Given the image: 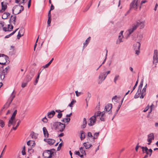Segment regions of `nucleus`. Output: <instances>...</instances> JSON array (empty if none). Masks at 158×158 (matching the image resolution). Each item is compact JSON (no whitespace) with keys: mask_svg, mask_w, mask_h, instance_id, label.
<instances>
[{"mask_svg":"<svg viewBox=\"0 0 158 158\" xmlns=\"http://www.w3.org/2000/svg\"><path fill=\"white\" fill-rule=\"evenodd\" d=\"M65 127L64 124L60 122H56L53 123L52 128L58 131L62 132L64 131Z\"/></svg>","mask_w":158,"mask_h":158,"instance_id":"f257e3e1","label":"nucleus"},{"mask_svg":"<svg viewBox=\"0 0 158 158\" xmlns=\"http://www.w3.org/2000/svg\"><path fill=\"white\" fill-rule=\"evenodd\" d=\"M24 10L23 7L21 5H17L14 6L12 9V13L15 15L20 13Z\"/></svg>","mask_w":158,"mask_h":158,"instance_id":"f03ea898","label":"nucleus"},{"mask_svg":"<svg viewBox=\"0 0 158 158\" xmlns=\"http://www.w3.org/2000/svg\"><path fill=\"white\" fill-rule=\"evenodd\" d=\"M138 23V22L136 23V24H134L133 23L131 27L127 31L126 33L128 37L129 36L131 33L137 29L138 26L137 24Z\"/></svg>","mask_w":158,"mask_h":158,"instance_id":"7ed1b4c3","label":"nucleus"},{"mask_svg":"<svg viewBox=\"0 0 158 158\" xmlns=\"http://www.w3.org/2000/svg\"><path fill=\"white\" fill-rule=\"evenodd\" d=\"M9 61L8 57L3 54H0V64H5Z\"/></svg>","mask_w":158,"mask_h":158,"instance_id":"20e7f679","label":"nucleus"},{"mask_svg":"<svg viewBox=\"0 0 158 158\" xmlns=\"http://www.w3.org/2000/svg\"><path fill=\"white\" fill-rule=\"evenodd\" d=\"M141 44L139 42H137L134 43L133 45V48L135 50V54L138 55L139 53V48Z\"/></svg>","mask_w":158,"mask_h":158,"instance_id":"39448f33","label":"nucleus"},{"mask_svg":"<svg viewBox=\"0 0 158 158\" xmlns=\"http://www.w3.org/2000/svg\"><path fill=\"white\" fill-rule=\"evenodd\" d=\"M96 116L95 114L94 115L91 117L89 120L88 124L89 126L94 125L96 122Z\"/></svg>","mask_w":158,"mask_h":158,"instance_id":"423d86ee","label":"nucleus"},{"mask_svg":"<svg viewBox=\"0 0 158 158\" xmlns=\"http://www.w3.org/2000/svg\"><path fill=\"white\" fill-rule=\"evenodd\" d=\"M105 112L104 111L101 112L99 111H97L95 113V114L96 116V117L99 116L100 117V120L102 121H104L105 117L106 115L105 114Z\"/></svg>","mask_w":158,"mask_h":158,"instance_id":"0eeeda50","label":"nucleus"},{"mask_svg":"<svg viewBox=\"0 0 158 158\" xmlns=\"http://www.w3.org/2000/svg\"><path fill=\"white\" fill-rule=\"evenodd\" d=\"M55 150L54 149H52L50 150H47L44 151L43 153V156H44V155H47V154L49 155V156H45V157H48V158H51L52 155H54V152Z\"/></svg>","mask_w":158,"mask_h":158,"instance_id":"6e6552de","label":"nucleus"},{"mask_svg":"<svg viewBox=\"0 0 158 158\" xmlns=\"http://www.w3.org/2000/svg\"><path fill=\"white\" fill-rule=\"evenodd\" d=\"M106 76L107 75L105 72L101 73L98 76V84H101L102 81L105 79Z\"/></svg>","mask_w":158,"mask_h":158,"instance_id":"1a4fd4ad","label":"nucleus"},{"mask_svg":"<svg viewBox=\"0 0 158 158\" xmlns=\"http://www.w3.org/2000/svg\"><path fill=\"white\" fill-rule=\"evenodd\" d=\"M139 2V0H134L131 3L130 9H134L136 10L138 8V3Z\"/></svg>","mask_w":158,"mask_h":158,"instance_id":"9d476101","label":"nucleus"},{"mask_svg":"<svg viewBox=\"0 0 158 158\" xmlns=\"http://www.w3.org/2000/svg\"><path fill=\"white\" fill-rule=\"evenodd\" d=\"M10 69V67L8 66L3 70L1 74V79L3 80L4 78L5 75L7 74Z\"/></svg>","mask_w":158,"mask_h":158,"instance_id":"9b49d317","label":"nucleus"},{"mask_svg":"<svg viewBox=\"0 0 158 158\" xmlns=\"http://www.w3.org/2000/svg\"><path fill=\"white\" fill-rule=\"evenodd\" d=\"M123 31H120L119 34L118 38L116 41V43L117 44H119L121 42H123L122 39L123 38Z\"/></svg>","mask_w":158,"mask_h":158,"instance_id":"f8f14e48","label":"nucleus"},{"mask_svg":"<svg viewBox=\"0 0 158 158\" xmlns=\"http://www.w3.org/2000/svg\"><path fill=\"white\" fill-rule=\"evenodd\" d=\"M112 104L110 103H108L106 106L104 110L108 114H111L112 113Z\"/></svg>","mask_w":158,"mask_h":158,"instance_id":"ddd939ff","label":"nucleus"},{"mask_svg":"<svg viewBox=\"0 0 158 158\" xmlns=\"http://www.w3.org/2000/svg\"><path fill=\"white\" fill-rule=\"evenodd\" d=\"M158 62V58L157 50H155L153 56V64H156V63H157Z\"/></svg>","mask_w":158,"mask_h":158,"instance_id":"4468645a","label":"nucleus"},{"mask_svg":"<svg viewBox=\"0 0 158 158\" xmlns=\"http://www.w3.org/2000/svg\"><path fill=\"white\" fill-rule=\"evenodd\" d=\"M15 90H14L12 93L11 95H10V97L8 99L7 102V104H8V106H9L10 105L11 103L12 102V101L13 99L15 97Z\"/></svg>","mask_w":158,"mask_h":158,"instance_id":"2eb2a0df","label":"nucleus"},{"mask_svg":"<svg viewBox=\"0 0 158 158\" xmlns=\"http://www.w3.org/2000/svg\"><path fill=\"white\" fill-rule=\"evenodd\" d=\"M138 22V23L137 24V27H138L139 26H140V28L142 29L143 28L144 26V23L145 21H141L140 20H138L135 21L134 23V24H136V23Z\"/></svg>","mask_w":158,"mask_h":158,"instance_id":"dca6fc26","label":"nucleus"},{"mask_svg":"<svg viewBox=\"0 0 158 158\" xmlns=\"http://www.w3.org/2000/svg\"><path fill=\"white\" fill-rule=\"evenodd\" d=\"M154 139V134L153 133H151L148 135V138L147 139L148 143V145H150L152 142V140Z\"/></svg>","mask_w":158,"mask_h":158,"instance_id":"f3484780","label":"nucleus"},{"mask_svg":"<svg viewBox=\"0 0 158 158\" xmlns=\"http://www.w3.org/2000/svg\"><path fill=\"white\" fill-rule=\"evenodd\" d=\"M147 86V84H146L143 89L142 91H141V95H140V98H143L144 96L145 95Z\"/></svg>","mask_w":158,"mask_h":158,"instance_id":"a211bd4d","label":"nucleus"},{"mask_svg":"<svg viewBox=\"0 0 158 158\" xmlns=\"http://www.w3.org/2000/svg\"><path fill=\"white\" fill-rule=\"evenodd\" d=\"M16 122L15 118L11 117L8 122V126L10 127L11 125L14 126Z\"/></svg>","mask_w":158,"mask_h":158,"instance_id":"6ab92c4d","label":"nucleus"},{"mask_svg":"<svg viewBox=\"0 0 158 158\" xmlns=\"http://www.w3.org/2000/svg\"><path fill=\"white\" fill-rule=\"evenodd\" d=\"M44 141L47 142L48 143L51 145H52L55 142V140L53 139H44Z\"/></svg>","mask_w":158,"mask_h":158,"instance_id":"aec40b11","label":"nucleus"},{"mask_svg":"<svg viewBox=\"0 0 158 158\" xmlns=\"http://www.w3.org/2000/svg\"><path fill=\"white\" fill-rule=\"evenodd\" d=\"M55 114V112L54 110H52L50 112H48L47 114L48 117L51 118L53 117Z\"/></svg>","mask_w":158,"mask_h":158,"instance_id":"412c9836","label":"nucleus"},{"mask_svg":"<svg viewBox=\"0 0 158 158\" xmlns=\"http://www.w3.org/2000/svg\"><path fill=\"white\" fill-rule=\"evenodd\" d=\"M16 16L11 15L10 20V23H13L15 25L16 22Z\"/></svg>","mask_w":158,"mask_h":158,"instance_id":"4be33fe9","label":"nucleus"},{"mask_svg":"<svg viewBox=\"0 0 158 158\" xmlns=\"http://www.w3.org/2000/svg\"><path fill=\"white\" fill-rule=\"evenodd\" d=\"M44 134L45 137L47 138L48 136V133L47 129L45 127L43 128Z\"/></svg>","mask_w":158,"mask_h":158,"instance_id":"5701e85b","label":"nucleus"},{"mask_svg":"<svg viewBox=\"0 0 158 158\" xmlns=\"http://www.w3.org/2000/svg\"><path fill=\"white\" fill-rule=\"evenodd\" d=\"M10 15V13L7 12H5L2 15V18L3 19H6Z\"/></svg>","mask_w":158,"mask_h":158,"instance_id":"b1692460","label":"nucleus"},{"mask_svg":"<svg viewBox=\"0 0 158 158\" xmlns=\"http://www.w3.org/2000/svg\"><path fill=\"white\" fill-rule=\"evenodd\" d=\"M2 10L4 11L7 8L6 3L4 2H2L1 3Z\"/></svg>","mask_w":158,"mask_h":158,"instance_id":"393cba45","label":"nucleus"},{"mask_svg":"<svg viewBox=\"0 0 158 158\" xmlns=\"http://www.w3.org/2000/svg\"><path fill=\"white\" fill-rule=\"evenodd\" d=\"M90 40V37H89L85 40V42L83 43L84 46L83 47H85L89 43Z\"/></svg>","mask_w":158,"mask_h":158,"instance_id":"a878e982","label":"nucleus"},{"mask_svg":"<svg viewBox=\"0 0 158 158\" xmlns=\"http://www.w3.org/2000/svg\"><path fill=\"white\" fill-rule=\"evenodd\" d=\"M141 94V91H139L138 90V91L136 93L135 95L134 96V98H137L139 97H140V95Z\"/></svg>","mask_w":158,"mask_h":158,"instance_id":"bb28decb","label":"nucleus"},{"mask_svg":"<svg viewBox=\"0 0 158 158\" xmlns=\"http://www.w3.org/2000/svg\"><path fill=\"white\" fill-rule=\"evenodd\" d=\"M30 135L33 139H36L37 138L38 135L34 132H32L31 133Z\"/></svg>","mask_w":158,"mask_h":158,"instance_id":"cd10ccee","label":"nucleus"},{"mask_svg":"<svg viewBox=\"0 0 158 158\" xmlns=\"http://www.w3.org/2000/svg\"><path fill=\"white\" fill-rule=\"evenodd\" d=\"M84 146L86 149H88L90 148L92 146V145L89 143H83Z\"/></svg>","mask_w":158,"mask_h":158,"instance_id":"c85d7f7f","label":"nucleus"},{"mask_svg":"<svg viewBox=\"0 0 158 158\" xmlns=\"http://www.w3.org/2000/svg\"><path fill=\"white\" fill-rule=\"evenodd\" d=\"M87 124V121L86 119L85 118H83V124L81 126L83 128H84L85 127Z\"/></svg>","mask_w":158,"mask_h":158,"instance_id":"c756f323","label":"nucleus"},{"mask_svg":"<svg viewBox=\"0 0 158 158\" xmlns=\"http://www.w3.org/2000/svg\"><path fill=\"white\" fill-rule=\"evenodd\" d=\"M143 34H139L137 36V40H138L139 41H140L143 38Z\"/></svg>","mask_w":158,"mask_h":158,"instance_id":"7c9ffc66","label":"nucleus"},{"mask_svg":"<svg viewBox=\"0 0 158 158\" xmlns=\"http://www.w3.org/2000/svg\"><path fill=\"white\" fill-rule=\"evenodd\" d=\"M119 99L118 97H117V96H115L112 98V101L113 102H118Z\"/></svg>","mask_w":158,"mask_h":158,"instance_id":"2f4dec72","label":"nucleus"},{"mask_svg":"<svg viewBox=\"0 0 158 158\" xmlns=\"http://www.w3.org/2000/svg\"><path fill=\"white\" fill-rule=\"evenodd\" d=\"M119 79V76L118 74L115 75L114 78V82L115 84H116L117 81Z\"/></svg>","mask_w":158,"mask_h":158,"instance_id":"473e14b6","label":"nucleus"},{"mask_svg":"<svg viewBox=\"0 0 158 158\" xmlns=\"http://www.w3.org/2000/svg\"><path fill=\"white\" fill-rule=\"evenodd\" d=\"M32 77L33 76H31L30 75L27 76L26 79V81L27 82H28L29 81H30L31 80Z\"/></svg>","mask_w":158,"mask_h":158,"instance_id":"72a5a7b5","label":"nucleus"},{"mask_svg":"<svg viewBox=\"0 0 158 158\" xmlns=\"http://www.w3.org/2000/svg\"><path fill=\"white\" fill-rule=\"evenodd\" d=\"M143 84V80H142L140 82V84L139 86L138 90L139 91H141L142 88Z\"/></svg>","mask_w":158,"mask_h":158,"instance_id":"f704fd0d","label":"nucleus"},{"mask_svg":"<svg viewBox=\"0 0 158 158\" xmlns=\"http://www.w3.org/2000/svg\"><path fill=\"white\" fill-rule=\"evenodd\" d=\"M70 120V119L69 118H63L62 120V121L65 123H68Z\"/></svg>","mask_w":158,"mask_h":158,"instance_id":"c9c22d12","label":"nucleus"},{"mask_svg":"<svg viewBox=\"0 0 158 158\" xmlns=\"http://www.w3.org/2000/svg\"><path fill=\"white\" fill-rule=\"evenodd\" d=\"M152 150L151 149H148V150L146 152V153L147 155H149L150 156L152 155Z\"/></svg>","mask_w":158,"mask_h":158,"instance_id":"e433bc0d","label":"nucleus"},{"mask_svg":"<svg viewBox=\"0 0 158 158\" xmlns=\"http://www.w3.org/2000/svg\"><path fill=\"white\" fill-rule=\"evenodd\" d=\"M76 101L75 100L73 99L72 100V101L71 102V103L69 104L68 106L70 107H72L73 105L76 102Z\"/></svg>","mask_w":158,"mask_h":158,"instance_id":"4c0bfd02","label":"nucleus"},{"mask_svg":"<svg viewBox=\"0 0 158 158\" xmlns=\"http://www.w3.org/2000/svg\"><path fill=\"white\" fill-rule=\"evenodd\" d=\"M81 139L82 140L85 138V135L84 131H82L81 135Z\"/></svg>","mask_w":158,"mask_h":158,"instance_id":"58836bf2","label":"nucleus"},{"mask_svg":"<svg viewBox=\"0 0 158 158\" xmlns=\"http://www.w3.org/2000/svg\"><path fill=\"white\" fill-rule=\"evenodd\" d=\"M21 120H19L17 124V126H16L15 127H13L11 129V131H12V129L15 130L16 129L17 127L19 126V124L21 123Z\"/></svg>","mask_w":158,"mask_h":158,"instance_id":"ea45409f","label":"nucleus"},{"mask_svg":"<svg viewBox=\"0 0 158 158\" xmlns=\"http://www.w3.org/2000/svg\"><path fill=\"white\" fill-rule=\"evenodd\" d=\"M141 148L142 150V151L143 153H144V152H145L146 153V152H147L148 150V149L146 147H141Z\"/></svg>","mask_w":158,"mask_h":158,"instance_id":"a19ab883","label":"nucleus"},{"mask_svg":"<svg viewBox=\"0 0 158 158\" xmlns=\"http://www.w3.org/2000/svg\"><path fill=\"white\" fill-rule=\"evenodd\" d=\"M24 0H15V2L19 4L23 3Z\"/></svg>","mask_w":158,"mask_h":158,"instance_id":"79ce46f5","label":"nucleus"},{"mask_svg":"<svg viewBox=\"0 0 158 158\" xmlns=\"http://www.w3.org/2000/svg\"><path fill=\"white\" fill-rule=\"evenodd\" d=\"M80 152L81 154H84L85 155H86L85 151V150H83V148L81 147L80 148Z\"/></svg>","mask_w":158,"mask_h":158,"instance_id":"37998d69","label":"nucleus"},{"mask_svg":"<svg viewBox=\"0 0 158 158\" xmlns=\"http://www.w3.org/2000/svg\"><path fill=\"white\" fill-rule=\"evenodd\" d=\"M99 132H96L94 134V136L93 137V139L94 141L95 139H97V137L99 135Z\"/></svg>","mask_w":158,"mask_h":158,"instance_id":"c03bdc74","label":"nucleus"},{"mask_svg":"<svg viewBox=\"0 0 158 158\" xmlns=\"http://www.w3.org/2000/svg\"><path fill=\"white\" fill-rule=\"evenodd\" d=\"M13 27L12 25L10 24L8 25V31H11L13 29Z\"/></svg>","mask_w":158,"mask_h":158,"instance_id":"a18cd8bd","label":"nucleus"},{"mask_svg":"<svg viewBox=\"0 0 158 158\" xmlns=\"http://www.w3.org/2000/svg\"><path fill=\"white\" fill-rule=\"evenodd\" d=\"M51 17H48V19L47 21V23L48 24V26H50V23H51Z\"/></svg>","mask_w":158,"mask_h":158,"instance_id":"49530a36","label":"nucleus"},{"mask_svg":"<svg viewBox=\"0 0 158 158\" xmlns=\"http://www.w3.org/2000/svg\"><path fill=\"white\" fill-rule=\"evenodd\" d=\"M23 30V29H20L19 31V33H18V34L17 35V38L18 39H19V38H20V37H21V36H22L23 35V34L22 35H21L20 34V32L21 31H22V30Z\"/></svg>","mask_w":158,"mask_h":158,"instance_id":"de8ad7c7","label":"nucleus"},{"mask_svg":"<svg viewBox=\"0 0 158 158\" xmlns=\"http://www.w3.org/2000/svg\"><path fill=\"white\" fill-rule=\"evenodd\" d=\"M138 83V80H137V81L136 82L135 84V85H134V86L133 87V89H132V91L131 92V93L133 92V91L135 89V88H136V86L137 85Z\"/></svg>","mask_w":158,"mask_h":158,"instance_id":"09e8293b","label":"nucleus"},{"mask_svg":"<svg viewBox=\"0 0 158 158\" xmlns=\"http://www.w3.org/2000/svg\"><path fill=\"white\" fill-rule=\"evenodd\" d=\"M0 125L2 127H3L5 125L4 122L2 120H0Z\"/></svg>","mask_w":158,"mask_h":158,"instance_id":"8fccbe9b","label":"nucleus"},{"mask_svg":"<svg viewBox=\"0 0 158 158\" xmlns=\"http://www.w3.org/2000/svg\"><path fill=\"white\" fill-rule=\"evenodd\" d=\"M42 121L44 123H46L48 122V120L46 117H45L42 119Z\"/></svg>","mask_w":158,"mask_h":158,"instance_id":"3c124183","label":"nucleus"},{"mask_svg":"<svg viewBox=\"0 0 158 158\" xmlns=\"http://www.w3.org/2000/svg\"><path fill=\"white\" fill-rule=\"evenodd\" d=\"M62 145V143H60L59 144L58 147L57 148V151H59L60 150Z\"/></svg>","mask_w":158,"mask_h":158,"instance_id":"603ef678","label":"nucleus"},{"mask_svg":"<svg viewBox=\"0 0 158 158\" xmlns=\"http://www.w3.org/2000/svg\"><path fill=\"white\" fill-rule=\"evenodd\" d=\"M17 110H15V111L13 113L12 115V116L11 117L15 118L16 115L17 113Z\"/></svg>","mask_w":158,"mask_h":158,"instance_id":"864d4df0","label":"nucleus"},{"mask_svg":"<svg viewBox=\"0 0 158 158\" xmlns=\"http://www.w3.org/2000/svg\"><path fill=\"white\" fill-rule=\"evenodd\" d=\"M75 93H76V95L77 96V97H78L82 93L81 92H78L77 91H75Z\"/></svg>","mask_w":158,"mask_h":158,"instance_id":"5fc2aeb1","label":"nucleus"},{"mask_svg":"<svg viewBox=\"0 0 158 158\" xmlns=\"http://www.w3.org/2000/svg\"><path fill=\"white\" fill-rule=\"evenodd\" d=\"M27 82H23V83L22 84L21 86L23 88L25 87L27 85Z\"/></svg>","mask_w":158,"mask_h":158,"instance_id":"6e6d98bb","label":"nucleus"},{"mask_svg":"<svg viewBox=\"0 0 158 158\" xmlns=\"http://www.w3.org/2000/svg\"><path fill=\"white\" fill-rule=\"evenodd\" d=\"M39 75H38L35 81V85L38 82L39 78Z\"/></svg>","mask_w":158,"mask_h":158,"instance_id":"4d7b16f0","label":"nucleus"},{"mask_svg":"<svg viewBox=\"0 0 158 158\" xmlns=\"http://www.w3.org/2000/svg\"><path fill=\"white\" fill-rule=\"evenodd\" d=\"M62 116V114L61 113H59L57 115V117L58 118H60Z\"/></svg>","mask_w":158,"mask_h":158,"instance_id":"13d9d810","label":"nucleus"},{"mask_svg":"<svg viewBox=\"0 0 158 158\" xmlns=\"http://www.w3.org/2000/svg\"><path fill=\"white\" fill-rule=\"evenodd\" d=\"M6 147V145H5L4 148H3L1 154V155L0 156V158H1V157H2V155L4 153V151Z\"/></svg>","mask_w":158,"mask_h":158,"instance_id":"bf43d9fd","label":"nucleus"},{"mask_svg":"<svg viewBox=\"0 0 158 158\" xmlns=\"http://www.w3.org/2000/svg\"><path fill=\"white\" fill-rule=\"evenodd\" d=\"M107 52H108L107 50H106V57H105V59L103 60V62L101 64H102H102H104V63L105 62V61H106V56H107Z\"/></svg>","mask_w":158,"mask_h":158,"instance_id":"052dcab7","label":"nucleus"},{"mask_svg":"<svg viewBox=\"0 0 158 158\" xmlns=\"http://www.w3.org/2000/svg\"><path fill=\"white\" fill-rule=\"evenodd\" d=\"M149 109V106H146L145 108L144 109V110H143V111L144 112H146Z\"/></svg>","mask_w":158,"mask_h":158,"instance_id":"680f3d73","label":"nucleus"},{"mask_svg":"<svg viewBox=\"0 0 158 158\" xmlns=\"http://www.w3.org/2000/svg\"><path fill=\"white\" fill-rule=\"evenodd\" d=\"M4 26V23L0 22V28L3 27Z\"/></svg>","mask_w":158,"mask_h":158,"instance_id":"e2e57ef3","label":"nucleus"},{"mask_svg":"<svg viewBox=\"0 0 158 158\" xmlns=\"http://www.w3.org/2000/svg\"><path fill=\"white\" fill-rule=\"evenodd\" d=\"M122 105V104H119L118 106V108H117V112H118V111L119 110L121 106Z\"/></svg>","mask_w":158,"mask_h":158,"instance_id":"0e129e2a","label":"nucleus"},{"mask_svg":"<svg viewBox=\"0 0 158 158\" xmlns=\"http://www.w3.org/2000/svg\"><path fill=\"white\" fill-rule=\"evenodd\" d=\"M50 64L48 63V64H46L44 66V68H47L48 67Z\"/></svg>","mask_w":158,"mask_h":158,"instance_id":"69168bd1","label":"nucleus"},{"mask_svg":"<svg viewBox=\"0 0 158 158\" xmlns=\"http://www.w3.org/2000/svg\"><path fill=\"white\" fill-rule=\"evenodd\" d=\"M19 29V28L16 29L14 31H13L11 33H10V35H12L14 34L15 32L16 31Z\"/></svg>","mask_w":158,"mask_h":158,"instance_id":"338daca9","label":"nucleus"},{"mask_svg":"<svg viewBox=\"0 0 158 158\" xmlns=\"http://www.w3.org/2000/svg\"><path fill=\"white\" fill-rule=\"evenodd\" d=\"M88 136H89V137H93L92 134L90 132H88Z\"/></svg>","mask_w":158,"mask_h":158,"instance_id":"774afa93","label":"nucleus"}]
</instances>
